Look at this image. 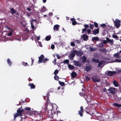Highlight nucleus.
Returning a JSON list of instances; mask_svg holds the SVG:
<instances>
[{"mask_svg":"<svg viewBox=\"0 0 121 121\" xmlns=\"http://www.w3.org/2000/svg\"><path fill=\"white\" fill-rule=\"evenodd\" d=\"M23 112V109L22 108H21L18 109L17 110V113L15 114L14 115V118L15 119L18 116H21Z\"/></svg>","mask_w":121,"mask_h":121,"instance_id":"1","label":"nucleus"},{"mask_svg":"<svg viewBox=\"0 0 121 121\" xmlns=\"http://www.w3.org/2000/svg\"><path fill=\"white\" fill-rule=\"evenodd\" d=\"M114 25L117 28H118L121 25V21L117 19H116L114 21Z\"/></svg>","mask_w":121,"mask_h":121,"instance_id":"2","label":"nucleus"},{"mask_svg":"<svg viewBox=\"0 0 121 121\" xmlns=\"http://www.w3.org/2000/svg\"><path fill=\"white\" fill-rule=\"evenodd\" d=\"M44 57V56L43 55H41V56L39 57V59L38 61V63H41L42 62V60H43L44 61L43 62H44L45 61H46L48 60V59L47 58H45L44 59H43Z\"/></svg>","mask_w":121,"mask_h":121,"instance_id":"3","label":"nucleus"},{"mask_svg":"<svg viewBox=\"0 0 121 121\" xmlns=\"http://www.w3.org/2000/svg\"><path fill=\"white\" fill-rule=\"evenodd\" d=\"M116 90L115 88L113 87H110L108 90L109 91L110 93L114 94H115V91Z\"/></svg>","mask_w":121,"mask_h":121,"instance_id":"4","label":"nucleus"},{"mask_svg":"<svg viewBox=\"0 0 121 121\" xmlns=\"http://www.w3.org/2000/svg\"><path fill=\"white\" fill-rule=\"evenodd\" d=\"M106 40L107 41V43L111 45H113L114 43V41L112 39H110L108 38H106Z\"/></svg>","mask_w":121,"mask_h":121,"instance_id":"5","label":"nucleus"},{"mask_svg":"<svg viewBox=\"0 0 121 121\" xmlns=\"http://www.w3.org/2000/svg\"><path fill=\"white\" fill-rule=\"evenodd\" d=\"M116 72L114 71H108L107 72L108 75L109 76H112L116 74Z\"/></svg>","mask_w":121,"mask_h":121,"instance_id":"6","label":"nucleus"},{"mask_svg":"<svg viewBox=\"0 0 121 121\" xmlns=\"http://www.w3.org/2000/svg\"><path fill=\"white\" fill-rule=\"evenodd\" d=\"M104 61H100L98 64V67L102 68L104 65Z\"/></svg>","mask_w":121,"mask_h":121,"instance_id":"7","label":"nucleus"},{"mask_svg":"<svg viewBox=\"0 0 121 121\" xmlns=\"http://www.w3.org/2000/svg\"><path fill=\"white\" fill-rule=\"evenodd\" d=\"M92 80L94 82H100L101 81V79L100 78H92Z\"/></svg>","mask_w":121,"mask_h":121,"instance_id":"8","label":"nucleus"},{"mask_svg":"<svg viewBox=\"0 0 121 121\" xmlns=\"http://www.w3.org/2000/svg\"><path fill=\"white\" fill-rule=\"evenodd\" d=\"M59 27V25H55L54 26L53 30L55 31H58Z\"/></svg>","mask_w":121,"mask_h":121,"instance_id":"9","label":"nucleus"},{"mask_svg":"<svg viewBox=\"0 0 121 121\" xmlns=\"http://www.w3.org/2000/svg\"><path fill=\"white\" fill-rule=\"evenodd\" d=\"M76 51L74 50L72 53L70 55V57L71 58H73V57L75 56V54H76Z\"/></svg>","mask_w":121,"mask_h":121,"instance_id":"10","label":"nucleus"},{"mask_svg":"<svg viewBox=\"0 0 121 121\" xmlns=\"http://www.w3.org/2000/svg\"><path fill=\"white\" fill-rule=\"evenodd\" d=\"M74 65L76 66H79L81 64L79 61H75L74 62Z\"/></svg>","mask_w":121,"mask_h":121,"instance_id":"11","label":"nucleus"},{"mask_svg":"<svg viewBox=\"0 0 121 121\" xmlns=\"http://www.w3.org/2000/svg\"><path fill=\"white\" fill-rule=\"evenodd\" d=\"M114 56L115 58H120L121 59V56L120 55H119L118 53H115L114 54L113 56Z\"/></svg>","mask_w":121,"mask_h":121,"instance_id":"12","label":"nucleus"},{"mask_svg":"<svg viewBox=\"0 0 121 121\" xmlns=\"http://www.w3.org/2000/svg\"><path fill=\"white\" fill-rule=\"evenodd\" d=\"M99 28H98L96 29H95L94 30H93L92 31L94 34L95 35L96 34H98L99 33Z\"/></svg>","mask_w":121,"mask_h":121,"instance_id":"13","label":"nucleus"},{"mask_svg":"<svg viewBox=\"0 0 121 121\" xmlns=\"http://www.w3.org/2000/svg\"><path fill=\"white\" fill-rule=\"evenodd\" d=\"M72 21V24L73 25H75L76 24L77 22L75 21V19L74 18H71L70 19Z\"/></svg>","mask_w":121,"mask_h":121,"instance_id":"14","label":"nucleus"},{"mask_svg":"<svg viewBox=\"0 0 121 121\" xmlns=\"http://www.w3.org/2000/svg\"><path fill=\"white\" fill-rule=\"evenodd\" d=\"M48 103H47V102L46 103L45 105L44 106H43L42 107V108L43 109L45 110H46L47 109V106L48 105Z\"/></svg>","mask_w":121,"mask_h":121,"instance_id":"15","label":"nucleus"},{"mask_svg":"<svg viewBox=\"0 0 121 121\" xmlns=\"http://www.w3.org/2000/svg\"><path fill=\"white\" fill-rule=\"evenodd\" d=\"M47 108L49 109V110H50L52 111L54 108L53 104L49 105L48 107Z\"/></svg>","mask_w":121,"mask_h":121,"instance_id":"16","label":"nucleus"},{"mask_svg":"<svg viewBox=\"0 0 121 121\" xmlns=\"http://www.w3.org/2000/svg\"><path fill=\"white\" fill-rule=\"evenodd\" d=\"M100 82L102 83L103 84H107V82L106 80L104 79H103L102 80H101Z\"/></svg>","mask_w":121,"mask_h":121,"instance_id":"17","label":"nucleus"},{"mask_svg":"<svg viewBox=\"0 0 121 121\" xmlns=\"http://www.w3.org/2000/svg\"><path fill=\"white\" fill-rule=\"evenodd\" d=\"M83 54V53L82 52H77L76 51V55L78 56H81Z\"/></svg>","mask_w":121,"mask_h":121,"instance_id":"18","label":"nucleus"},{"mask_svg":"<svg viewBox=\"0 0 121 121\" xmlns=\"http://www.w3.org/2000/svg\"><path fill=\"white\" fill-rule=\"evenodd\" d=\"M113 62H121V60L119 59H116L114 61H111L109 62L112 63Z\"/></svg>","mask_w":121,"mask_h":121,"instance_id":"19","label":"nucleus"},{"mask_svg":"<svg viewBox=\"0 0 121 121\" xmlns=\"http://www.w3.org/2000/svg\"><path fill=\"white\" fill-rule=\"evenodd\" d=\"M82 36L83 39L85 40H87L88 39V36L85 34L83 35Z\"/></svg>","mask_w":121,"mask_h":121,"instance_id":"20","label":"nucleus"},{"mask_svg":"<svg viewBox=\"0 0 121 121\" xmlns=\"http://www.w3.org/2000/svg\"><path fill=\"white\" fill-rule=\"evenodd\" d=\"M99 39L97 37H93L92 38V40L93 41H98L99 40Z\"/></svg>","mask_w":121,"mask_h":121,"instance_id":"21","label":"nucleus"},{"mask_svg":"<svg viewBox=\"0 0 121 121\" xmlns=\"http://www.w3.org/2000/svg\"><path fill=\"white\" fill-rule=\"evenodd\" d=\"M11 14H13L16 12V11L13 8H11Z\"/></svg>","mask_w":121,"mask_h":121,"instance_id":"22","label":"nucleus"},{"mask_svg":"<svg viewBox=\"0 0 121 121\" xmlns=\"http://www.w3.org/2000/svg\"><path fill=\"white\" fill-rule=\"evenodd\" d=\"M91 67L90 65L87 66L85 68L86 70L87 71H89L91 69Z\"/></svg>","mask_w":121,"mask_h":121,"instance_id":"23","label":"nucleus"},{"mask_svg":"<svg viewBox=\"0 0 121 121\" xmlns=\"http://www.w3.org/2000/svg\"><path fill=\"white\" fill-rule=\"evenodd\" d=\"M46 10H47L46 9V8L45 7L43 6L41 9V12L42 13L44 12H45Z\"/></svg>","mask_w":121,"mask_h":121,"instance_id":"24","label":"nucleus"},{"mask_svg":"<svg viewBox=\"0 0 121 121\" xmlns=\"http://www.w3.org/2000/svg\"><path fill=\"white\" fill-rule=\"evenodd\" d=\"M113 84L114 86L116 87H117L118 86V83L115 80L114 81Z\"/></svg>","mask_w":121,"mask_h":121,"instance_id":"25","label":"nucleus"},{"mask_svg":"<svg viewBox=\"0 0 121 121\" xmlns=\"http://www.w3.org/2000/svg\"><path fill=\"white\" fill-rule=\"evenodd\" d=\"M77 73L75 72H73L71 74V77L72 78H74L76 76Z\"/></svg>","mask_w":121,"mask_h":121,"instance_id":"26","label":"nucleus"},{"mask_svg":"<svg viewBox=\"0 0 121 121\" xmlns=\"http://www.w3.org/2000/svg\"><path fill=\"white\" fill-rule=\"evenodd\" d=\"M29 86L30 87V88L31 89L34 88L35 87V85L33 84H30Z\"/></svg>","mask_w":121,"mask_h":121,"instance_id":"27","label":"nucleus"},{"mask_svg":"<svg viewBox=\"0 0 121 121\" xmlns=\"http://www.w3.org/2000/svg\"><path fill=\"white\" fill-rule=\"evenodd\" d=\"M113 105L118 107H121V104H119L116 103H114Z\"/></svg>","mask_w":121,"mask_h":121,"instance_id":"28","label":"nucleus"},{"mask_svg":"<svg viewBox=\"0 0 121 121\" xmlns=\"http://www.w3.org/2000/svg\"><path fill=\"white\" fill-rule=\"evenodd\" d=\"M92 61L96 63H98L99 62V61L98 59L94 58L92 59Z\"/></svg>","mask_w":121,"mask_h":121,"instance_id":"29","label":"nucleus"},{"mask_svg":"<svg viewBox=\"0 0 121 121\" xmlns=\"http://www.w3.org/2000/svg\"><path fill=\"white\" fill-rule=\"evenodd\" d=\"M86 58L85 56H83L82 57V60L83 63H84L86 62Z\"/></svg>","mask_w":121,"mask_h":121,"instance_id":"30","label":"nucleus"},{"mask_svg":"<svg viewBox=\"0 0 121 121\" xmlns=\"http://www.w3.org/2000/svg\"><path fill=\"white\" fill-rule=\"evenodd\" d=\"M7 62L9 66H11V65L12 63L9 59H8L7 60Z\"/></svg>","mask_w":121,"mask_h":121,"instance_id":"31","label":"nucleus"},{"mask_svg":"<svg viewBox=\"0 0 121 121\" xmlns=\"http://www.w3.org/2000/svg\"><path fill=\"white\" fill-rule=\"evenodd\" d=\"M68 67L69 69H73L74 68V66H73L70 64L68 65Z\"/></svg>","mask_w":121,"mask_h":121,"instance_id":"32","label":"nucleus"},{"mask_svg":"<svg viewBox=\"0 0 121 121\" xmlns=\"http://www.w3.org/2000/svg\"><path fill=\"white\" fill-rule=\"evenodd\" d=\"M100 40L101 41L102 43H103L104 44H106L107 43V41L106 40Z\"/></svg>","mask_w":121,"mask_h":121,"instance_id":"33","label":"nucleus"},{"mask_svg":"<svg viewBox=\"0 0 121 121\" xmlns=\"http://www.w3.org/2000/svg\"><path fill=\"white\" fill-rule=\"evenodd\" d=\"M73 41L74 42L77 44H79L80 43V41L79 40L75 39Z\"/></svg>","mask_w":121,"mask_h":121,"instance_id":"34","label":"nucleus"},{"mask_svg":"<svg viewBox=\"0 0 121 121\" xmlns=\"http://www.w3.org/2000/svg\"><path fill=\"white\" fill-rule=\"evenodd\" d=\"M51 36H47L46 38H45V39L47 41H49L51 39Z\"/></svg>","mask_w":121,"mask_h":121,"instance_id":"35","label":"nucleus"},{"mask_svg":"<svg viewBox=\"0 0 121 121\" xmlns=\"http://www.w3.org/2000/svg\"><path fill=\"white\" fill-rule=\"evenodd\" d=\"M83 111H78V113L82 117V116L83 113Z\"/></svg>","mask_w":121,"mask_h":121,"instance_id":"36","label":"nucleus"},{"mask_svg":"<svg viewBox=\"0 0 121 121\" xmlns=\"http://www.w3.org/2000/svg\"><path fill=\"white\" fill-rule=\"evenodd\" d=\"M25 110L28 111L30 112L31 111V109L30 107H26L25 108Z\"/></svg>","mask_w":121,"mask_h":121,"instance_id":"37","label":"nucleus"},{"mask_svg":"<svg viewBox=\"0 0 121 121\" xmlns=\"http://www.w3.org/2000/svg\"><path fill=\"white\" fill-rule=\"evenodd\" d=\"M30 24L31 26V27L32 29H34V28L35 26L33 25V23L32 22V21H30Z\"/></svg>","mask_w":121,"mask_h":121,"instance_id":"38","label":"nucleus"},{"mask_svg":"<svg viewBox=\"0 0 121 121\" xmlns=\"http://www.w3.org/2000/svg\"><path fill=\"white\" fill-rule=\"evenodd\" d=\"M90 50L91 51H94L96 50L97 49L96 48H90Z\"/></svg>","mask_w":121,"mask_h":121,"instance_id":"39","label":"nucleus"},{"mask_svg":"<svg viewBox=\"0 0 121 121\" xmlns=\"http://www.w3.org/2000/svg\"><path fill=\"white\" fill-rule=\"evenodd\" d=\"M69 61L68 60H65L63 62L64 64H68L69 63Z\"/></svg>","mask_w":121,"mask_h":121,"instance_id":"40","label":"nucleus"},{"mask_svg":"<svg viewBox=\"0 0 121 121\" xmlns=\"http://www.w3.org/2000/svg\"><path fill=\"white\" fill-rule=\"evenodd\" d=\"M59 84L61 86H63L65 85V83L64 82L59 81Z\"/></svg>","mask_w":121,"mask_h":121,"instance_id":"41","label":"nucleus"},{"mask_svg":"<svg viewBox=\"0 0 121 121\" xmlns=\"http://www.w3.org/2000/svg\"><path fill=\"white\" fill-rule=\"evenodd\" d=\"M54 78L55 80H58L59 79V77L57 75H55L54 77Z\"/></svg>","mask_w":121,"mask_h":121,"instance_id":"42","label":"nucleus"},{"mask_svg":"<svg viewBox=\"0 0 121 121\" xmlns=\"http://www.w3.org/2000/svg\"><path fill=\"white\" fill-rule=\"evenodd\" d=\"M90 27L91 29H93L94 27V25L93 24H90Z\"/></svg>","mask_w":121,"mask_h":121,"instance_id":"43","label":"nucleus"},{"mask_svg":"<svg viewBox=\"0 0 121 121\" xmlns=\"http://www.w3.org/2000/svg\"><path fill=\"white\" fill-rule=\"evenodd\" d=\"M74 43V42H71L70 43L71 46L73 47L74 46H75V44Z\"/></svg>","mask_w":121,"mask_h":121,"instance_id":"44","label":"nucleus"},{"mask_svg":"<svg viewBox=\"0 0 121 121\" xmlns=\"http://www.w3.org/2000/svg\"><path fill=\"white\" fill-rule=\"evenodd\" d=\"M58 72V70H55L54 72V74L55 75H56L57 74Z\"/></svg>","mask_w":121,"mask_h":121,"instance_id":"45","label":"nucleus"},{"mask_svg":"<svg viewBox=\"0 0 121 121\" xmlns=\"http://www.w3.org/2000/svg\"><path fill=\"white\" fill-rule=\"evenodd\" d=\"M113 37L115 38L116 39H117L118 38V37L116 35H112Z\"/></svg>","mask_w":121,"mask_h":121,"instance_id":"46","label":"nucleus"},{"mask_svg":"<svg viewBox=\"0 0 121 121\" xmlns=\"http://www.w3.org/2000/svg\"><path fill=\"white\" fill-rule=\"evenodd\" d=\"M103 46V44L102 43L99 44L98 46V47H102Z\"/></svg>","mask_w":121,"mask_h":121,"instance_id":"47","label":"nucleus"},{"mask_svg":"<svg viewBox=\"0 0 121 121\" xmlns=\"http://www.w3.org/2000/svg\"><path fill=\"white\" fill-rule=\"evenodd\" d=\"M94 25H95V26L96 27H97L98 26V24L97 23L95 22L94 23Z\"/></svg>","mask_w":121,"mask_h":121,"instance_id":"48","label":"nucleus"},{"mask_svg":"<svg viewBox=\"0 0 121 121\" xmlns=\"http://www.w3.org/2000/svg\"><path fill=\"white\" fill-rule=\"evenodd\" d=\"M55 48L54 45L53 44H52L51 45V48L52 49H54Z\"/></svg>","mask_w":121,"mask_h":121,"instance_id":"49","label":"nucleus"},{"mask_svg":"<svg viewBox=\"0 0 121 121\" xmlns=\"http://www.w3.org/2000/svg\"><path fill=\"white\" fill-rule=\"evenodd\" d=\"M84 27L85 28L87 29L88 28V27H89V26L87 25H85L84 26Z\"/></svg>","mask_w":121,"mask_h":121,"instance_id":"50","label":"nucleus"},{"mask_svg":"<svg viewBox=\"0 0 121 121\" xmlns=\"http://www.w3.org/2000/svg\"><path fill=\"white\" fill-rule=\"evenodd\" d=\"M80 94L81 96H83L84 94V92H80Z\"/></svg>","mask_w":121,"mask_h":121,"instance_id":"51","label":"nucleus"},{"mask_svg":"<svg viewBox=\"0 0 121 121\" xmlns=\"http://www.w3.org/2000/svg\"><path fill=\"white\" fill-rule=\"evenodd\" d=\"M106 26V25L104 24H101L100 25V26L102 27H104L105 26Z\"/></svg>","mask_w":121,"mask_h":121,"instance_id":"52","label":"nucleus"},{"mask_svg":"<svg viewBox=\"0 0 121 121\" xmlns=\"http://www.w3.org/2000/svg\"><path fill=\"white\" fill-rule=\"evenodd\" d=\"M86 80L88 81L89 80L90 78L88 77L87 76H86Z\"/></svg>","mask_w":121,"mask_h":121,"instance_id":"53","label":"nucleus"},{"mask_svg":"<svg viewBox=\"0 0 121 121\" xmlns=\"http://www.w3.org/2000/svg\"><path fill=\"white\" fill-rule=\"evenodd\" d=\"M56 57L58 59H60V57L59 55H58V54H56Z\"/></svg>","mask_w":121,"mask_h":121,"instance_id":"54","label":"nucleus"},{"mask_svg":"<svg viewBox=\"0 0 121 121\" xmlns=\"http://www.w3.org/2000/svg\"><path fill=\"white\" fill-rule=\"evenodd\" d=\"M91 31V30L90 29H89L87 30V32L88 34H89L90 33Z\"/></svg>","mask_w":121,"mask_h":121,"instance_id":"55","label":"nucleus"},{"mask_svg":"<svg viewBox=\"0 0 121 121\" xmlns=\"http://www.w3.org/2000/svg\"><path fill=\"white\" fill-rule=\"evenodd\" d=\"M56 59L55 58L54 59V61H53V63H54L55 64V63L56 62Z\"/></svg>","mask_w":121,"mask_h":121,"instance_id":"56","label":"nucleus"},{"mask_svg":"<svg viewBox=\"0 0 121 121\" xmlns=\"http://www.w3.org/2000/svg\"><path fill=\"white\" fill-rule=\"evenodd\" d=\"M12 34V33H10V32H9L8 33V36H10Z\"/></svg>","mask_w":121,"mask_h":121,"instance_id":"57","label":"nucleus"},{"mask_svg":"<svg viewBox=\"0 0 121 121\" xmlns=\"http://www.w3.org/2000/svg\"><path fill=\"white\" fill-rule=\"evenodd\" d=\"M38 44L40 46L42 47V46L41 42H38Z\"/></svg>","mask_w":121,"mask_h":121,"instance_id":"58","label":"nucleus"},{"mask_svg":"<svg viewBox=\"0 0 121 121\" xmlns=\"http://www.w3.org/2000/svg\"><path fill=\"white\" fill-rule=\"evenodd\" d=\"M23 65L25 66H26V65H27V63L26 62V63L23 62Z\"/></svg>","mask_w":121,"mask_h":121,"instance_id":"59","label":"nucleus"},{"mask_svg":"<svg viewBox=\"0 0 121 121\" xmlns=\"http://www.w3.org/2000/svg\"><path fill=\"white\" fill-rule=\"evenodd\" d=\"M86 28L83 29L82 30V32H85L86 31Z\"/></svg>","mask_w":121,"mask_h":121,"instance_id":"60","label":"nucleus"},{"mask_svg":"<svg viewBox=\"0 0 121 121\" xmlns=\"http://www.w3.org/2000/svg\"><path fill=\"white\" fill-rule=\"evenodd\" d=\"M27 16L28 17H29L30 16V14L28 13H27Z\"/></svg>","mask_w":121,"mask_h":121,"instance_id":"61","label":"nucleus"},{"mask_svg":"<svg viewBox=\"0 0 121 121\" xmlns=\"http://www.w3.org/2000/svg\"><path fill=\"white\" fill-rule=\"evenodd\" d=\"M27 10L29 11H31V9L29 7H28L27 8Z\"/></svg>","mask_w":121,"mask_h":121,"instance_id":"62","label":"nucleus"},{"mask_svg":"<svg viewBox=\"0 0 121 121\" xmlns=\"http://www.w3.org/2000/svg\"><path fill=\"white\" fill-rule=\"evenodd\" d=\"M49 15L50 16H51L52 15V13H49Z\"/></svg>","mask_w":121,"mask_h":121,"instance_id":"63","label":"nucleus"},{"mask_svg":"<svg viewBox=\"0 0 121 121\" xmlns=\"http://www.w3.org/2000/svg\"><path fill=\"white\" fill-rule=\"evenodd\" d=\"M82 106H81L80 107V111H83Z\"/></svg>","mask_w":121,"mask_h":121,"instance_id":"64","label":"nucleus"}]
</instances>
